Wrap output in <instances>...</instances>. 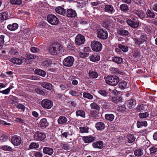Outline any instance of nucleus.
I'll return each mask as SVG.
<instances>
[{
  "label": "nucleus",
  "mask_w": 157,
  "mask_h": 157,
  "mask_svg": "<svg viewBox=\"0 0 157 157\" xmlns=\"http://www.w3.org/2000/svg\"><path fill=\"white\" fill-rule=\"evenodd\" d=\"M95 127L98 130L102 131L105 128V125L103 122H98L96 124Z\"/></svg>",
  "instance_id": "obj_22"
},
{
  "label": "nucleus",
  "mask_w": 157,
  "mask_h": 157,
  "mask_svg": "<svg viewBox=\"0 0 157 157\" xmlns=\"http://www.w3.org/2000/svg\"><path fill=\"white\" fill-rule=\"evenodd\" d=\"M11 89V88L10 87L6 90L0 91V93L5 94H7L9 93Z\"/></svg>",
  "instance_id": "obj_57"
},
{
  "label": "nucleus",
  "mask_w": 157,
  "mask_h": 157,
  "mask_svg": "<svg viewBox=\"0 0 157 157\" xmlns=\"http://www.w3.org/2000/svg\"><path fill=\"white\" fill-rule=\"evenodd\" d=\"M34 155L36 157H42V154L40 152H35Z\"/></svg>",
  "instance_id": "obj_64"
},
{
  "label": "nucleus",
  "mask_w": 157,
  "mask_h": 157,
  "mask_svg": "<svg viewBox=\"0 0 157 157\" xmlns=\"http://www.w3.org/2000/svg\"><path fill=\"white\" fill-rule=\"evenodd\" d=\"M119 86L121 89H125L127 87V83L125 81H122L119 83Z\"/></svg>",
  "instance_id": "obj_42"
},
{
  "label": "nucleus",
  "mask_w": 157,
  "mask_h": 157,
  "mask_svg": "<svg viewBox=\"0 0 157 157\" xmlns=\"http://www.w3.org/2000/svg\"><path fill=\"white\" fill-rule=\"evenodd\" d=\"M35 72L36 74L43 77L45 76L46 74L45 71L40 69H36L35 70Z\"/></svg>",
  "instance_id": "obj_35"
},
{
  "label": "nucleus",
  "mask_w": 157,
  "mask_h": 157,
  "mask_svg": "<svg viewBox=\"0 0 157 157\" xmlns=\"http://www.w3.org/2000/svg\"><path fill=\"white\" fill-rule=\"evenodd\" d=\"M110 71L112 73L115 74L117 73L120 74V72L118 71V69L117 68L113 67L110 68Z\"/></svg>",
  "instance_id": "obj_58"
},
{
  "label": "nucleus",
  "mask_w": 157,
  "mask_h": 157,
  "mask_svg": "<svg viewBox=\"0 0 157 157\" xmlns=\"http://www.w3.org/2000/svg\"><path fill=\"white\" fill-rule=\"evenodd\" d=\"M90 60L95 62L99 61L100 60V56L97 53H94L90 57Z\"/></svg>",
  "instance_id": "obj_17"
},
{
  "label": "nucleus",
  "mask_w": 157,
  "mask_h": 157,
  "mask_svg": "<svg viewBox=\"0 0 157 157\" xmlns=\"http://www.w3.org/2000/svg\"><path fill=\"white\" fill-rule=\"evenodd\" d=\"M25 56L26 58L29 59H36L37 56L31 53H27L25 55Z\"/></svg>",
  "instance_id": "obj_40"
},
{
  "label": "nucleus",
  "mask_w": 157,
  "mask_h": 157,
  "mask_svg": "<svg viewBox=\"0 0 157 157\" xmlns=\"http://www.w3.org/2000/svg\"><path fill=\"white\" fill-rule=\"evenodd\" d=\"M136 101L133 99L128 100L127 102V105L128 107L130 109L134 108L136 105Z\"/></svg>",
  "instance_id": "obj_13"
},
{
  "label": "nucleus",
  "mask_w": 157,
  "mask_h": 157,
  "mask_svg": "<svg viewBox=\"0 0 157 157\" xmlns=\"http://www.w3.org/2000/svg\"><path fill=\"white\" fill-rule=\"evenodd\" d=\"M10 2L12 4L20 5L22 3V0H10Z\"/></svg>",
  "instance_id": "obj_49"
},
{
  "label": "nucleus",
  "mask_w": 157,
  "mask_h": 157,
  "mask_svg": "<svg viewBox=\"0 0 157 157\" xmlns=\"http://www.w3.org/2000/svg\"><path fill=\"white\" fill-rule=\"evenodd\" d=\"M8 18V14L6 13H0V20L3 21Z\"/></svg>",
  "instance_id": "obj_33"
},
{
  "label": "nucleus",
  "mask_w": 157,
  "mask_h": 157,
  "mask_svg": "<svg viewBox=\"0 0 157 157\" xmlns=\"http://www.w3.org/2000/svg\"><path fill=\"white\" fill-rule=\"evenodd\" d=\"M67 15L68 17L73 18L77 16L76 11L72 9H69L67 11Z\"/></svg>",
  "instance_id": "obj_14"
},
{
  "label": "nucleus",
  "mask_w": 157,
  "mask_h": 157,
  "mask_svg": "<svg viewBox=\"0 0 157 157\" xmlns=\"http://www.w3.org/2000/svg\"><path fill=\"white\" fill-rule=\"evenodd\" d=\"M47 20L48 22L52 25H56L59 22L57 17L54 15L51 14L47 16Z\"/></svg>",
  "instance_id": "obj_5"
},
{
  "label": "nucleus",
  "mask_w": 157,
  "mask_h": 157,
  "mask_svg": "<svg viewBox=\"0 0 157 157\" xmlns=\"http://www.w3.org/2000/svg\"><path fill=\"white\" fill-rule=\"evenodd\" d=\"M60 147L62 148H63L66 150H69L70 148L69 145L68 144H60Z\"/></svg>",
  "instance_id": "obj_55"
},
{
  "label": "nucleus",
  "mask_w": 157,
  "mask_h": 157,
  "mask_svg": "<svg viewBox=\"0 0 157 157\" xmlns=\"http://www.w3.org/2000/svg\"><path fill=\"white\" fill-rule=\"evenodd\" d=\"M61 52V46L59 44H52L50 47L49 52L52 55H59Z\"/></svg>",
  "instance_id": "obj_1"
},
{
  "label": "nucleus",
  "mask_w": 157,
  "mask_h": 157,
  "mask_svg": "<svg viewBox=\"0 0 157 157\" xmlns=\"http://www.w3.org/2000/svg\"><path fill=\"white\" fill-rule=\"evenodd\" d=\"M134 154L136 156H141L143 154V150L141 149L135 150L134 151Z\"/></svg>",
  "instance_id": "obj_43"
},
{
  "label": "nucleus",
  "mask_w": 157,
  "mask_h": 157,
  "mask_svg": "<svg viewBox=\"0 0 157 157\" xmlns=\"http://www.w3.org/2000/svg\"><path fill=\"white\" fill-rule=\"evenodd\" d=\"M83 96L85 98H87L89 99H92L93 96L88 93L84 92L83 94Z\"/></svg>",
  "instance_id": "obj_45"
},
{
  "label": "nucleus",
  "mask_w": 157,
  "mask_h": 157,
  "mask_svg": "<svg viewBox=\"0 0 157 157\" xmlns=\"http://www.w3.org/2000/svg\"><path fill=\"white\" fill-rule=\"evenodd\" d=\"M75 59L72 56H69L65 58L63 61V65L66 67H71L73 64Z\"/></svg>",
  "instance_id": "obj_4"
},
{
  "label": "nucleus",
  "mask_w": 157,
  "mask_h": 157,
  "mask_svg": "<svg viewBox=\"0 0 157 157\" xmlns=\"http://www.w3.org/2000/svg\"><path fill=\"white\" fill-rule=\"evenodd\" d=\"M149 114L147 112L140 113L139 114V117L141 118H146L148 117Z\"/></svg>",
  "instance_id": "obj_51"
},
{
  "label": "nucleus",
  "mask_w": 157,
  "mask_h": 157,
  "mask_svg": "<svg viewBox=\"0 0 157 157\" xmlns=\"http://www.w3.org/2000/svg\"><path fill=\"white\" fill-rule=\"evenodd\" d=\"M85 41V36L80 34L78 35L75 37V42L77 45H80L83 44Z\"/></svg>",
  "instance_id": "obj_9"
},
{
  "label": "nucleus",
  "mask_w": 157,
  "mask_h": 157,
  "mask_svg": "<svg viewBox=\"0 0 157 157\" xmlns=\"http://www.w3.org/2000/svg\"><path fill=\"white\" fill-rule=\"evenodd\" d=\"M38 144L36 143H32L29 146V148L30 149L37 148H38Z\"/></svg>",
  "instance_id": "obj_50"
},
{
  "label": "nucleus",
  "mask_w": 157,
  "mask_h": 157,
  "mask_svg": "<svg viewBox=\"0 0 157 157\" xmlns=\"http://www.w3.org/2000/svg\"><path fill=\"white\" fill-rule=\"evenodd\" d=\"M146 13L147 16L148 17L154 18L155 16V13L149 10H147L146 12Z\"/></svg>",
  "instance_id": "obj_38"
},
{
  "label": "nucleus",
  "mask_w": 157,
  "mask_h": 157,
  "mask_svg": "<svg viewBox=\"0 0 157 157\" xmlns=\"http://www.w3.org/2000/svg\"><path fill=\"white\" fill-rule=\"evenodd\" d=\"M52 63V61L50 59L45 61L43 62L44 65L47 67L51 65Z\"/></svg>",
  "instance_id": "obj_54"
},
{
  "label": "nucleus",
  "mask_w": 157,
  "mask_h": 157,
  "mask_svg": "<svg viewBox=\"0 0 157 157\" xmlns=\"http://www.w3.org/2000/svg\"><path fill=\"white\" fill-rule=\"evenodd\" d=\"M118 47L122 50L124 52H126L128 50V47L124 45L121 44H119L118 45Z\"/></svg>",
  "instance_id": "obj_34"
},
{
  "label": "nucleus",
  "mask_w": 157,
  "mask_h": 157,
  "mask_svg": "<svg viewBox=\"0 0 157 157\" xmlns=\"http://www.w3.org/2000/svg\"><path fill=\"white\" fill-rule=\"evenodd\" d=\"M114 117V116L113 114H106L105 115V119L110 121H112L113 120Z\"/></svg>",
  "instance_id": "obj_44"
},
{
  "label": "nucleus",
  "mask_w": 157,
  "mask_h": 157,
  "mask_svg": "<svg viewBox=\"0 0 157 157\" xmlns=\"http://www.w3.org/2000/svg\"><path fill=\"white\" fill-rule=\"evenodd\" d=\"M43 152L45 154L51 155L54 152V150L51 148L45 147L43 148Z\"/></svg>",
  "instance_id": "obj_16"
},
{
  "label": "nucleus",
  "mask_w": 157,
  "mask_h": 157,
  "mask_svg": "<svg viewBox=\"0 0 157 157\" xmlns=\"http://www.w3.org/2000/svg\"><path fill=\"white\" fill-rule=\"evenodd\" d=\"M56 11L57 13L62 15L65 14L66 12V10L60 6H59L56 8Z\"/></svg>",
  "instance_id": "obj_24"
},
{
  "label": "nucleus",
  "mask_w": 157,
  "mask_h": 157,
  "mask_svg": "<svg viewBox=\"0 0 157 157\" xmlns=\"http://www.w3.org/2000/svg\"><path fill=\"white\" fill-rule=\"evenodd\" d=\"M119 8L121 11L124 12H127L129 10L128 6L125 4H122L120 5Z\"/></svg>",
  "instance_id": "obj_30"
},
{
  "label": "nucleus",
  "mask_w": 157,
  "mask_h": 157,
  "mask_svg": "<svg viewBox=\"0 0 157 157\" xmlns=\"http://www.w3.org/2000/svg\"><path fill=\"white\" fill-rule=\"evenodd\" d=\"M8 139V136L5 135H2L0 138V141L2 142L6 141Z\"/></svg>",
  "instance_id": "obj_59"
},
{
  "label": "nucleus",
  "mask_w": 157,
  "mask_h": 157,
  "mask_svg": "<svg viewBox=\"0 0 157 157\" xmlns=\"http://www.w3.org/2000/svg\"><path fill=\"white\" fill-rule=\"evenodd\" d=\"M67 121V118L64 116H61L57 120V122L59 124H65Z\"/></svg>",
  "instance_id": "obj_21"
},
{
  "label": "nucleus",
  "mask_w": 157,
  "mask_h": 157,
  "mask_svg": "<svg viewBox=\"0 0 157 157\" xmlns=\"http://www.w3.org/2000/svg\"><path fill=\"white\" fill-rule=\"evenodd\" d=\"M80 131L81 133H87L88 132L89 128L87 127H80L79 128Z\"/></svg>",
  "instance_id": "obj_52"
},
{
  "label": "nucleus",
  "mask_w": 157,
  "mask_h": 157,
  "mask_svg": "<svg viewBox=\"0 0 157 157\" xmlns=\"http://www.w3.org/2000/svg\"><path fill=\"white\" fill-rule=\"evenodd\" d=\"M0 149L6 151H12L13 150L11 147L6 145L0 146Z\"/></svg>",
  "instance_id": "obj_32"
},
{
  "label": "nucleus",
  "mask_w": 157,
  "mask_h": 157,
  "mask_svg": "<svg viewBox=\"0 0 157 157\" xmlns=\"http://www.w3.org/2000/svg\"><path fill=\"white\" fill-rule=\"evenodd\" d=\"M149 150L151 154H156L157 152V148L155 146L151 147L150 148Z\"/></svg>",
  "instance_id": "obj_53"
},
{
  "label": "nucleus",
  "mask_w": 157,
  "mask_h": 157,
  "mask_svg": "<svg viewBox=\"0 0 157 157\" xmlns=\"http://www.w3.org/2000/svg\"><path fill=\"white\" fill-rule=\"evenodd\" d=\"M110 100L115 104L119 105L122 104V102H123L122 98L118 96L113 97L111 99L110 98Z\"/></svg>",
  "instance_id": "obj_11"
},
{
  "label": "nucleus",
  "mask_w": 157,
  "mask_h": 157,
  "mask_svg": "<svg viewBox=\"0 0 157 157\" xmlns=\"http://www.w3.org/2000/svg\"><path fill=\"white\" fill-rule=\"evenodd\" d=\"M136 14L140 18L143 19L144 18L145 14L143 12H140L139 11H136Z\"/></svg>",
  "instance_id": "obj_41"
},
{
  "label": "nucleus",
  "mask_w": 157,
  "mask_h": 157,
  "mask_svg": "<svg viewBox=\"0 0 157 157\" xmlns=\"http://www.w3.org/2000/svg\"><path fill=\"white\" fill-rule=\"evenodd\" d=\"M127 22L129 25L132 28H136L139 26V23L138 22H135L130 20H127Z\"/></svg>",
  "instance_id": "obj_19"
},
{
  "label": "nucleus",
  "mask_w": 157,
  "mask_h": 157,
  "mask_svg": "<svg viewBox=\"0 0 157 157\" xmlns=\"http://www.w3.org/2000/svg\"><path fill=\"white\" fill-rule=\"evenodd\" d=\"M147 124L146 121L140 122L138 121L137 122V126L138 128H140L142 126L146 127L147 126Z\"/></svg>",
  "instance_id": "obj_36"
},
{
  "label": "nucleus",
  "mask_w": 157,
  "mask_h": 157,
  "mask_svg": "<svg viewBox=\"0 0 157 157\" xmlns=\"http://www.w3.org/2000/svg\"><path fill=\"white\" fill-rule=\"evenodd\" d=\"M11 61L17 64H21L23 61L21 59L16 58H13L11 59Z\"/></svg>",
  "instance_id": "obj_29"
},
{
  "label": "nucleus",
  "mask_w": 157,
  "mask_h": 157,
  "mask_svg": "<svg viewBox=\"0 0 157 157\" xmlns=\"http://www.w3.org/2000/svg\"><path fill=\"white\" fill-rule=\"evenodd\" d=\"M92 50L96 52H100L102 47L101 43L97 41H94L91 43Z\"/></svg>",
  "instance_id": "obj_3"
},
{
  "label": "nucleus",
  "mask_w": 157,
  "mask_h": 157,
  "mask_svg": "<svg viewBox=\"0 0 157 157\" xmlns=\"http://www.w3.org/2000/svg\"><path fill=\"white\" fill-rule=\"evenodd\" d=\"M133 40L135 44L139 46L141 44L143 43V40H142L140 38H134Z\"/></svg>",
  "instance_id": "obj_47"
},
{
  "label": "nucleus",
  "mask_w": 157,
  "mask_h": 157,
  "mask_svg": "<svg viewBox=\"0 0 157 157\" xmlns=\"http://www.w3.org/2000/svg\"><path fill=\"white\" fill-rule=\"evenodd\" d=\"M82 139L85 143H91L95 140V137L92 136H84Z\"/></svg>",
  "instance_id": "obj_18"
},
{
  "label": "nucleus",
  "mask_w": 157,
  "mask_h": 157,
  "mask_svg": "<svg viewBox=\"0 0 157 157\" xmlns=\"http://www.w3.org/2000/svg\"><path fill=\"white\" fill-rule=\"evenodd\" d=\"M18 27V25L16 23H14L12 25H9L7 26L8 29L10 31H13L17 29Z\"/></svg>",
  "instance_id": "obj_26"
},
{
  "label": "nucleus",
  "mask_w": 157,
  "mask_h": 157,
  "mask_svg": "<svg viewBox=\"0 0 157 157\" xmlns=\"http://www.w3.org/2000/svg\"><path fill=\"white\" fill-rule=\"evenodd\" d=\"M35 91L36 92L39 94H40V95H44L45 94V93L44 91H43L41 90L39 88L36 89H35Z\"/></svg>",
  "instance_id": "obj_62"
},
{
  "label": "nucleus",
  "mask_w": 157,
  "mask_h": 157,
  "mask_svg": "<svg viewBox=\"0 0 157 157\" xmlns=\"http://www.w3.org/2000/svg\"><path fill=\"white\" fill-rule=\"evenodd\" d=\"M21 139L19 136L17 135L13 136L12 138L11 142L15 146H18L21 143Z\"/></svg>",
  "instance_id": "obj_10"
},
{
  "label": "nucleus",
  "mask_w": 157,
  "mask_h": 157,
  "mask_svg": "<svg viewBox=\"0 0 157 157\" xmlns=\"http://www.w3.org/2000/svg\"><path fill=\"white\" fill-rule=\"evenodd\" d=\"M106 83L111 86H116L119 82V78L117 76H108L105 79Z\"/></svg>",
  "instance_id": "obj_2"
},
{
  "label": "nucleus",
  "mask_w": 157,
  "mask_h": 157,
  "mask_svg": "<svg viewBox=\"0 0 157 157\" xmlns=\"http://www.w3.org/2000/svg\"><path fill=\"white\" fill-rule=\"evenodd\" d=\"M39 124L41 127L45 128L48 126L49 123L46 118H43L40 120Z\"/></svg>",
  "instance_id": "obj_20"
},
{
  "label": "nucleus",
  "mask_w": 157,
  "mask_h": 157,
  "mask_svg": "<svg viewBox=\"0 0 157 157\" xmlns=\"http://www.w3.org/2000/svg\"><path fill=\"white\" fill-rule=\"evenodd\" d=\"M10 54L17 55L18 54L17 51L13 48H12L10 51Z\"/></svg>",
  "instance_id": "obj_63"
},
{
  "label": "nucleus",
  "mask_w": 157,
  "mask_h": 157,
  "mask_svg": "<svg viewBox=\"0 0 157 157\" xmlns=\"http://www.w3.org/2000/svg\"><path fill=\"white\" fill-rule=\"evenodd\" d=\"M98 93L104 97H106L108 95L107 92L104 90H99Z\"/></svg>",
  "instance_id": "obj_56"
},
{
  "label": "nucleus",
  "mask_w": 157,
  "mask_h": 157,
  "mask_svg": "<svg viewBox=\"0 0 157 157\" xmlns=\"http://www.w3.org/2000/svg\"><path fill=\"white\" fill-rule=\"evenodd\" d=\"M118 33L120 35L124 36H127L128 34V31L123 29H120L118 31Z\"/></svg>",
  "instance_id": "obj_39"
},
{
  "label": "nucleus",
  "mask_w": 157,
  "mask_h": 157,
  "mask_svg": "<svg viewBox=\"0 0 157 157\" xmlns=\"http://www.w3.org/2000/svg\"><path fill=\"white\" fill-rule=\"evenodd\" d=\"M97 36L100 39L105 40L107 39L108 37L107 32L103 29H99L97 31Z\"/></svg>",
  "instance_id": "obj_6"
},
{
  "label": "nucleus",
  "mask_w": 157,
  "mask_h": 157,
  "mask_svg": "<svg viewBox=\"0 0 157 157\" xmlns=\"http://www.w3.org/2000/svg\"><path fill=\"white\" fill-rule=\"evenodd\" d=\"M90 106L92 109H95L98 111L100 109V107L95 102H93L91 104Z\"/></svg>",
  "instance_id": "obj_48"
},
{
  "label": "nucleus",
  "mask_w": 157,
  "mask_h": 157,
  "mask_svg": "<svg viewBox=\"0 0 157 157\" xmlns=\"http://www.w3.org/2000/svg\"><path fill=\"white\" fill-rule=\"evenodd\" d=\"M76 114L77 116H80L82 117H85V113L83 110H80L77 111Z\"/></svg>",
  "instance_id": "obj_37"
},
{
  "label": "nucleus",
  "mask_w": 157,
  "mask_h": 157,
  "mask_svg": "<svg viewBox=\"0 0 157 157\" xmlns=\"http://www.w3.org/2000/svg\"><path fill=\"white\" fill-rule=\"evenodd\" d=\"M140 39L144 41H147V37L146 34H143L140 36Z\"/></svg>",
  "instance_id": "obj_60"
},
{
  "label": "nucleus",
  "mask_w": 157,
  "mask_h": 157,
  "mask_svg": "<svg viewBox=\"0 0 157 157\" xmlns=\"http://www.w3.org/2000/svg\"><path fill=\"white\" fill-rule=\"evenodd\" d=\"M30 50L32 52L35 53L38 52L40 50L37 48L33 47L30 48Z\"/></svg>",
  "instance_id": "obj_61"
},
{
  "label": "nucleus",
  "mask_w": 157,
  "mask_h": 157,
  "mask_svg": "<svg viewBox=\"0 0 157 157\" xmlns=\"http://www.w3.org/2000/svg\"><path fill=\"white\" fill-rule=\"evenodd\" d=\"M112 61L118 64L122 62V59L119 57H114L112 58Z\"/></svg>",
  "instance_id": "obj_31"
},
{
  "label": "nucleus",
  "mask_w": 157,
  "mask_h": 157,
  "mask_svg": "<svg viewBox=\"0 0 157 157\" xmlns=\"http://www.w3.org/2000/svg\"><path fill=\"white\" fill-rule=\"evenodd\" d=\"M90 51V48L88 47H86L84 48V52L81 53V56L82 58H84L88 56L89 52Z\"/></svg>",
  "instance_id": "obj_23"
},
{
  "label": "nucleus",
  "mask_w": 157,
  "mask_h": 157,
  "mask_svg": "<svg viewBox=\"0 0 157 157\" xmlns=\"http://www.w3.org/2000/svg\"><path fill=\"white\" fill-rule=\"evenodd\" d=\"M40 84L43 88H45L48 90H50L52 89V85L50 83L42 82Z\"/></svg>",
  "instance_id": "obj_25"
},
{
  "label": "nucleus",
  "mask_w": 157,
  "mask_h": 157,
  "mask_svg": "<svg viewBox=\"0 0 157 157\" xmlns=\"http://www.w3.org/2000/svg\"><path fill=\"white\" fill-rule=\"evenodd\" d=\"M34 137L35 140L42 141L45 139L46 137V135L44 132L37 131L34 134Z\"/></svg>",
  "instance_id": "obj_7"
},
{
  "label": "nucleus",
  "mask_w": 157,
  "mask_h": 157,
  "mask_svg": "<svg viewBox=\"0 0 157 157\" xmlns=\"http://www.w3.org/2000/svg\"><path fill=\"white\" fill-rule=\"evenodd\" d=\"M126 140L128 141L129 143H132L135 140V138L134 136L131 134L127 135Z\"/></svg>",
  "instance_id": "obj_27"
},
{
  "label": "nucleus",
  "mask_w": 157,
  "mask_h": 157,
  "mask_svg": "<svg viewBox=\"0 0 157 157\" xmlns=\"http://www.w3.org/2000/svg\"><path fill=\"white\" fill-rule=\"evenodd\" d=\"M105 11L109 13L112 14L114 13L115 11L112 5H106L104 8Z\"/></svg>",
  "instance_id": "obj_12"
},
{
  "label": "nucleus",
  "mask_w": 157,
  "mask_h": 157,
  "mask_svg": "<svg viewBox=\"0 0 157 157\" xmlns=\"http://www.w3.org/2000/svg\"><path fill=\"white\" fill-rule=\"evenodd\" d=\"M103 143L101 141H96L92 144V146L94 148L101 149L103 147Z\"/></svg>",
  "instance_id": "obj_15"
},
{
  "label": "nucleus",
  "mask_w": 157,
  "mask_h": 157,
  "mask_svg": "<svg viewBox=\"0 0 157 157\" xmlns=\"http://www.w3.org/2000/svg\"><path fill=\"white\" fill-rule=\"evenodd\" d=\"M41 104L43 107L50 109L52 106L53 103L51 100L45 99L42 101Z\"/></svg>",
  "instance_id": "obj_8"
},
{
  "label": "nucleus",
  "mask_w": 157,
  "mask_h": 157,
  "mask_svg": "<svg viewBox=\"0 0 157 157\" xmlns=\"http://www.w3.org/2000/svg\"><path fill=\"white\" fill-rule=\"evenodd\" d=\"M89 75L90 77L94 78H97L98 76V75L97 72L92 70L89 71Z\"/></svg>",
  "instance_id": "obj_28"
},
{
  "label": "nucleus",
  "mask_w": 157,
  "mask_h": 157,
  "mask_svg": "<svg viewBox=\"0 0 157 157\" xmlns=\"http://www.w3.org/2000/svg\"><path fill=\"white\" fill-rule=\"evenodd\" d=\"M135 109L137 112H141L144 109V105L143 104H139Z\"/></svg>",
  "instance_id": "obj_46"
}]
</instances>
